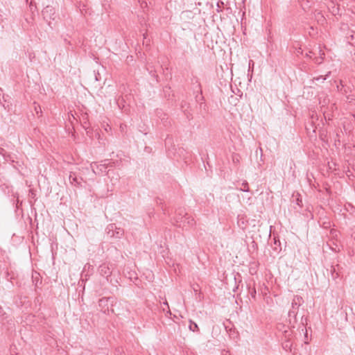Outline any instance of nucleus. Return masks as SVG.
<instances>
[{"instance_id": "a878e982", "label": "nucleus", "mask_w": 355, "mask_h": 355, "mask_svg": "<svg viewBox=\"0 0 355 355\" xmlns=\"http://www.w3.org/2000/svg\"><path fill=\"white\" fill-rule=\"evenodd\" d=\"M295 54L298 56L300 55H302L303 53V50L302 49L301 47H297V48H295Z\"/></svg>"}, {"instance_id": "9d476101", "label": "nucleus", "mask_w": 355, "mask_h": 355, "mask_svg": "<svg viewBox=\"0 0 355 355\" xmlns=\"http://www.w3.org/2000/svg\"><path fill=\"white\" fill-rule=\"evenodd\" d=\"M69 182L71 184L76 187H82L80 182L78 178L76 176L74 173H71L69 177Z\"/></svg>"}, {"instance_id": "a211bd4d", "label": "nucleus", "mask_w": 355, "mask_h": 355, "mask_svg": "<svg viewBox=\"0 0 355 355\" xmlns=\"http://www.w3.org/2000/svg\"><path fill=\"white\" fill-rule=\"evenodd\" d=\"M274 245H275V247L274 248L275 250L280 251L282 250L281 243H280V241L279 239H277L276 238H274Z\"/></svg>"}, {"instance_id": "ddd939ff", "label": "nucleus", "mask_w": 355, "mask_h": 355, "mask_svg": "<svg viewBox=\"0 0 355 355\" xmlns=\"http://www.w3.org/2000/svg\"><path fill=\"white\" fill-rule=\"evenodd\" d=\"M185 214H187L185 212V209L184 208H178L175 211V216L173 218L174 223L175 224V219L178 217H182V216Z\"/></svg>"}, {"instance_id": "0eeeda50", "label": "nucleus", "mask_w": 355, "mask_h": 355, "mask_svg": "<svg viewBox=\"0 0 355 355\" xmlns=\"http://www.w3.org/2000/svg\"><path fill=\"white\" fill-rule=\"evenodd\" d=\"M91 167L92 169V171L96 175H103L105 174L107 175L108 173L107 171V164H105L104 162H102L101 164H98V162H93L91 164Z\"/></svg>"}, {"instance_id": "b1692460", "label": "nucleus", "mask_w": 355, "mask_h": 355, "mask_svg": "<svg viewBox=\"0 0 355 355\" xmlns=\"http://www.w3.org/2000/svg\"><path fill=\"white\" fill-rule=\"evenodd\" d=\"M102 162H104L105 164H107V168L108 167H114V162H111L108 159H105L104 161H102Z\"/></svg>"}, {"instance_id": "2f4dec72", "label": "nucleus", "mask_w": 355, "mask_h": 355, "mask_svg": "<svg viewBox=\"0 0 355 355\" xmlns=\"http://www.w3.org/2000/svg\"><path fill=\"white\" fill-rule=\"evenodd\" d=\"M32 3L30 4V6H31V9L32 10Z\"/></svg>"}, {"instance_id": "412c9836", "label": "nucleus", "mask_w": 355, "mask_h": 355, "mask_svg": "<svg viewBox=\"0 0 355 355\" xmlns=\"http://www.w3.org/2000/svg\"><path fill=\"white\" fill-rule=\"evenodd\" d=\"M7 318L6 313L2 307L0 306V320H3Z\"/></svg>"}, {"instance_id": "f8f14e48", "label": "nucleus", "mask_w": 355, "mask_h": 355, "mask_svg": "<svg viewBox=\"0 0 355 355\" xmlns=\"http://www.w3.org/2000/svg\"><path fill=\"white\" fill-rule=\"evenodd\" d=\"M189 323H190L189 326V330H191L193 332H198V333L200 331V329H199L198 324L195 322L190 320Z\"/></svg>"}, {"instance_id": "393cba45", "label": "nucleus", "mask_w": 355, "mask_h": 355, "mask_svg": "<svg viewBox=\"0 0 355 355\" xmlns=\"http://www.w3.org/2000/svg\"><path fill=\"white\" fill-rule=\"evenodd\" d=\"M300 194L297 193V198H296V203L298 206L300 207H302V199L300 198Z\"/></svg>"}, {"instance_id": "f257e3e1", "label": "nucleus", "mask_w": 355, "mask_h": 355, "mask_svg": "<svg viewBox=\"0 0 355 355\" xmlns=\"http://www.w3.org/2000/svg\"><path fill=\"white\" fill-rule=\"evenodd\" d=\"M303 299L301 296L295 295L291 304V309L288 311V324L290 328H295L297 323V314Z\"/></svg>"}, {"instance_id": "c85d7f7f", "label": "nucleus", "mask_w": 355, "mask_h": 355, "mask_svg": "<svg viewBox=\"0 0 355 355\" xmlns=\"http://www.w3.org/2000/svg\"><path fill=\"white\" fill-rule=\"evenodd\" d=\"M288 347H289V348H290V347H291V345H289V343L287 342V343L285 344V345L284 346V348H285V349H286V348H288Z\"/></svg>"}, {"instance_id": "4be33fe9", "label": "nucleus", "mask_w": 355, "mask_h": 355, "mask_svg": "<svg viewBox=\"0 0 355 355\" xmlns=\"http://www.w3.org/2000/svg\"><path fill=\"white\" fill-rule=\"evenodd\" d=\"M308 318L306 317L302 316L301 318V324L304 328H306L307 324Z\"/></svg>"}, {"instance_id": "aec40b11", "label": "nucleus", "mask_w": 355, "mask_h": 355, "mask_svg": "<svg viewBox=\"0 0 355 355\" xmlns=\"http://www.w3.org/2000/svg\"><path fill=\"white\" fill-rule=\"evenodd\" d=\"M330 73H331V72H330V71H329V72L327 73V75H326L325 76H318V77L314 78V79H315V80H318V81H319V80H322V81H324V80H325L327 78V77L330 75Z\"/></svg>"}, {"instance_id": "6e6552de", "label": "nucleus", "mask_w": 355, "mask_h": 355, "mask_svg": "<svg viewBox=\"0 0 355 355\" xmlns=\"http://www.w3.org/2000/svg\"><path fill=\"white\" fill-rule=\"evenodd\" d=\"M340 85L337 86L338 91H339L340 93L346 96L347 99L349 101H352L355 100V97L354 95H348V89L349 87H347L345 85L343 84V81L340 80Z\"/></svg>"}, {"instance_id": "7c9ffc66", "label": "nucleus", "mask_w": 355, "mask_h": 355, "mask_svg": "<svg viewBox=\"0 0 355 355\" xmlns=\"http://www.w3.org/2000/svg\"><path fill=\"white\" fill-rule=\"evenodd\" d=\"M164 304L166 305L167 306V308H169V306H168V304L167 301H165L164 302Z\"/></svg>"}, {"instance_id": "bb28decb", "label": "nucleus", "mask_w": 355, "mask_h": 355, "mask_svg": "<svg viewBox=\"0 0 355 355\" xmlns=\"http://www.w3.org/2000/svg\"><path fill=\"white\" fill-rule=\"evenodd\" d=\"M220 3L223 5V2L220 1V2H218V3H217V9H216V10H217V12H218L221 11V10H220Z\"/></svg>"}, {"instance_id": "dca6fc26", "label": "nucleus", "mask_w": 355, "mask_h": 355, "mask_svg": "<svg viewBox=\"0 0 355 355\" xmlns=\"http://www.w3.org/2000/svg\"><path fill=\"white\" fill-rule=\"evenodd\" d=\"M349 44L352 46H355V33H352L349 36L347 37Z\"/></svg>"}, {"instance_id": "4468645a", "label": "nucleus", "mask_w": 355, "mask_h": 355, "mask_svg": "<svg viewBox=\"0 0 355 355\" xmlns=\"http://www.w3.org/2000/svg\"><path fill=\"white\" fill-rule=\"evenodd\" d=\"M320 57H315L314 58L315 63L318 64H320L322 62V61L324 60V53L322 50H320Z\"/></svg>"}, {"instance_id": "473e14b6", "label": "nucleus", "mask_w": 355, "mask_h": 355, "mask_svg": "<svg viewBox=\"0 0 355 355\" xmlns=\"http://www.w3.org/2000/svg\"><path fill=\"white\" fill-rule=\"evenodd\" d=\"M139 1H144V0H139Z\"/></svg>"}, {"instance_id": "5701e85b", "label": "nucleus", "mask_w": 355, "mask_h": 355, "mask_svg": "<svg viewBox=\"0 0 355 355\" xmlns=\"http://www.w3.org/2000/svg\"><path fill=\"white\" fill-rule=\"evenodd\" d=\"M299 1V3H301V6L302 7L303 9H305V6H309L308 5V3H309V1L308 0H297Z\"/></svg>"}, {"instance_id": "2eb2a0df", "label": "nucleus", "mask_w": 355, "mask_h": 355, "mask_svg": "<svg viewBox=\"0 0 355 355\" xmlns=\"http://www.w3.org/2000/svg\"><path fill=\"white\" fill-rule=\"evenodd\" d=\"M0 155H1L4 157L5 160H6V161L11 159L10 155L3 148H0Z\"/></svg>"}, {"instance_id": "423d86ee", "label": "nucleus", "mask_w": 355, "mask_h": 355, "mask_svg": "<svg viewBox=\"0 0 355 355\" xmlns=\"http://www.w3.org/2000/svg\"><path fill=\"white\" fill-rule=\"evenodd\" d=\"M113 269L114 265L112 263H103L98 267V272L108 280V277L112 275Z\"/></svg>"}, {"instance_id": "39448f33", "label": "nucleus", "mask_w": 355, "mask_h": 355, "mask_svg": "<svg viewBox=\"0 0 355 355\" xmlns=\"http://www.w3.org/2000/svg\"><path fill=\"white\" fill-rule=\"evenodd\" d=\"M44 19L48 21L49 25L51 26L50 20H55L56 18L55 9L51 6H46L42 12Z\"/></svg>"}, {"instance_id": "6ab92c4d", "label": "nucleus", "mask_w": 355, "mask_h": 355, "mask_svg": "<svg viewBox=\"0 0 355 355\" xmlns=\"http://www.w3.org/2000/svg\"><path fill=\"white\" fill-rule=\"evenodd\" d=\"M240 190L242 191H244V192H249L250 191V189H249V186H248V182L244 181L242 183V187L240 189Z\"/></svg>"}, {"instance_id": "f03ea898", "label": "nucleus", "mask_w": 355, "mask_h": 355, "mask_svg": "<svg viewBox=\"0 0 355 355\" xmlns=\"http://www.w3.org/2000/svg\"><path fill=\"white\" fill-rule=\"evenodd\" d=\"M105 234L110 239H121L124 235V230L116 227V224L110 223L105 228Z\"/></svg>"}, {"instance_id": "1a4fd4ad", "label": "nucleus", "mask_w": 355, "mask_h": 355, "mask_svg": "<svg viewBox=\"0 0 355 355\" xmlns=\"http://www.w3.org/2000/svg\"><path fill=\"white\" fill-rule=\"evenodd\" d=\"M340 270L341 267L338 264L331 266L330 272L333 279L336 280L340 276Z\"/></svg>"}, {"instance_id": "f3484780", "label": "nucleus", "mask_w": 355, "mask_h": 355, "mask_svg": "<svg viewBox=\"0 0 355 355\" xmlns=\"http://www.w3.org/2000/svg\"><path fill=\"white\" fill-rule=\"evenodd\" d=\"M33 282L35 284V286H37L38 283L41 284L42 282L40 281L39 278V274L35 273V275H32Z\"/></svg>"}, {"instance_id": "72a5a7b5", "label": "nucleus", "mask_w": 355, "mask_h": 355, "mask_svg": "<svg viewBox=\"0 0 355 355\" xmlns=\"http://www.w3.org/2000/svg\"><path fill=\"white\" fill-rule=\"evenodd\" d=\"M354 57H355V53H354Z\"/></svg>"}, {"instance_id": "9b49d317", "label": "nucleus", "mask_w": 355, "mask_h": 355, "mask_svg": "<svg viewBox=\"0 0 355 355\" xmlns=\"http://www.w3.org/2000/svg\"><path fill=\"white\" fill-rule=\"evenodd\" d=\"M90 267H92L89 263H87L85 266H84V269H83V271L81 274V282L82 283H84L85 281L87 280L88 277H89V275L87 273L85 274V271L86 270L87 268L88 269H89Z\"/></svg>"}, {"instance_id": "cd10ccee", "label": "nucleus", "mask_w": 355, "mask_h": 355, "mask_svg": "<svg viewBox=\"0 0 355 355\" xmlns=\"http://www.w3.org/2000/svg\"><path fill=\"white\" fill-rule=\"evenodd\" d=\"M251 295L252 296V297H255V295H256V290L255 288H253L252 291L251 292Z\"/></svg>"}, {"instance_id": "7ed1b4c3", "label": "nucleus", "mask_w": 355, "mask_h": 355, "mask_svg": "<svg viewBox=\"0 0 355 355\" xmlns=\"http://www.w3.org/2000/svg\"><path fill=\"white\" fill-rule=\"evenodd\" d=\"M114 302H116V300L112 297H103L99 300L98 305L104 313H110V311L114 313L112 306Z\"/></svg>"}, {"instance_id": "c756f323", "label": "nucleus", "mask_w": 355, "mask_h": 355, "mask_svg": "<svg viewBox=\"0 0 355 355\" xmlns=\"http://www.w3.org/2000/svg\"><path fill=\"white\" fill-rule=\"evenodd\" d=\"M312 53V51H309V53H306L305 56L306 58H311V55H309V53Z\"/></svg>"}, {"instance_id": "20e7f679", "label": "nucleus", "mask_w": 355, "mask_h": 355, "mask_svg": "<svg viewBox=\"0 0 355 355\" xmlns=\"http://www.w3.org/2000/svg\"><path fill=\"white\" fill-rule=\"evenodd\" d=\"M196 222L194 218L189 216L188 214H185L182 217H178L175 219V225L178 227H184L187 225L189 227H192L195 225Z\"/></svg>"}]
</instances>
